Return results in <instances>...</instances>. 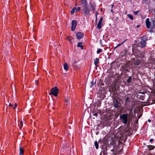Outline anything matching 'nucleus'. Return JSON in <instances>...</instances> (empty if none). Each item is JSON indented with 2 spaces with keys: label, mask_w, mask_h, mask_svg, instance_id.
I'll return each instance as SVG.
<instances>
[{
  "label": "nucleus",
  "mask_w": 155,
  "mask_h": 155,
  "mask_svg": "<svg viewBox=\"0 0 155 155\" xmlns=\"http://www.w3.org/2000/svg\"><path fill=\"white\" fill-rule=\"evenodd\" d=\"M114 104L113 106L115 108H118L120 106V103L117 100H115L113 101Z\"/></svg>",
  "instance_id": "obj_8"
},
{
  "label": "nucleus",
  "mask_w": 155,
  "mask_h": 155,
  "mask_svg": "<svg viewBox=\"0 0 155 155\" xmlns=\"http://www.w3.org/2000/svg\"><path fill=\"white\" fill-rule=\"evenodd\" d=\"M67 39L70 41L71 43H72V42L73 38L69 36H68L67 37Z\"/></svg>",
  "instance_id": "obj_19"
},
{
  "label": "nucleus",
  "mask_w": 155,
  "mask_h": 155,
  "mask_svg": "<svg viewBox=\"0 0 155 155\" xmlns=\"http://www.w3.org/2000/svg\"><path fill=\"white\" fill-rule=\"evenodd\" d=\"M95 146L96 149H98L99 147L97 141L94 142Z\"/></svg>",
  "instance_id": "obj_21"
},
{
  "label": "nucleus",
  "mask_w": 155,
  "mask_h": 155,
  "mask_svg": "<svg viewBox=\"0 0 155 155\" xmlns=\"http://www.w3.org/2000/svg\"><path fill=\"white\" fill-rule=\"evenodd\" d=\"M138 11L136 12H134V13L135 15H137L138 13Z\"/></svg>",
  "instance_id": "obj_31"
},
{
  "label": "nucleus",
  "mask_w": 155,
  "mask_h": 155,
  "mask_svg": "<svg viewBox=\"0 0 155 155\" xmlns=\"http://www.w3.org/2000/svg\"><path fill=\"white\" fill-rule=\"evenodd\" d=\"M65 102H66V105H67L69 103V99H67L65 101Z\"/></svg>",
  "instance_id": "obj_25"
},
{
  "label": "nucleus",
  "mask_w": 155,
  "mask_h": 155,
  "mask_svg": "<svg viewBox=\"0 0 155 155\" xmlns=\"http://www.w3.org/2000/svg\"><path fill=\"white\" fill-rule=\"evenodd\" d=\"M102 51L103 50L102 49L99 48L97 50V54H99L101 52H102Z\"/></svg>",
  "instance_id": "obj_22"
},
{
  "label": "nucleus",
  "mask_w": 155,
  "mask_h": 155,
  "mask_svg": "<svg viewBox=\"0 0 155 155\" xmlns=\"http://www.w3.org/2000/svg\"><path fill=\"white\" fill-rule=\"evenodd\" d=\"M111 151H112L113 152H114V149H112L111 150Z\"/></svg>",
  "instance_id": "obj_40"
},
{
  "label": "nucleus",
  "mask_w": 155,
  "mask_h": 155,
  "mask_svg": "<svg viewBox=\"0 0 155 155\" xmlns=\"http://www.w3.org/2000/svg\"><path fill=\"white\" fill-rule=\"evenodd\" d=\"M147 147H148L149 150H152L155 147L154 146L151 145H148L147 146Z\"/></svg>",
  "instance_id": "obj_16"
},
{
  "label": "nucleus",
  "mask_w": 155,
  "mask_h": 155,
  "mask_svg": "<svg viewBox=\"0 0 155 155\" xmlns=\"http://www.w3.org/2000/svg\"><path fill=\"white\" fill-rule=\"evenodd\" d=\"M96 6V4L94 3H92L91 5V7L93 12H94L95 11Z\"/></svg>",
  "instance_id": "obj_13"
},
{
  "label": "nucleus",
  "mask_w": 155,
  "mask_h": 155,
  "mask_svg": "<svg viewBox=\"0 0 155 155\" xmlns=\"http://www.w3.org/2000/svg\"><path fill=\"white\" fill-rule=\"evenodd\" d=\"M111 12L112 13H114V12H113V10H112V9H111Z\"/></svg>",
  "instance_id": "obj_44"
},
{
  "label": "nucleus",
  "mask_w": 155,
  "mask_h": 155,
  "mask_svg": "<svg viewBox=\"0 0 155 155\" xmlns=\"http://www.w3.org/2000/svg\"><path fill=\"white\" fill-rule=\"evenodd\" d=\"M147 40V38L144 36H143L141 38V40L139 43H138V45L141 48H144L146 45V41Z\"/></svg>",
  "instance_id": "obj_3"
},
{
  "label": "nucleus",
  "mask_w": 155,
  "mask_h": 155,
  "mask_svg": "<svg viewBox=\"0 0 155 155\" xmlns=\"http://www.w3.org/2000/svg\"><path fill=\"white\" fill-rule=\"evenodd\" d=\"M113 155H116V153H113Z\"/></svg>",
  "instance_id": "obj_43"
},
{
  "label": "nucleus",
  "mask_w": 155,
  "mask_h": 155,
  "mask_svg": "<svg viewBox=\"0 0 155 155\" xmlns=\"http://www.w3.org/2000/svg\"><path fill=\"white\" fill-rule=\"evenodd\" d=\"M147 1V0H142V3H146Z\"/></svg>",
  "instance_id": "obj_27"
},
{
  "label": "nucleus",
  "mask_w": 155,
  "mask_h": 155,
  "mask_svg": "<svg viewBox=\"0 0 155 155\" xmlns=\"http://www.w3.org/2000/svg\"><path fill=\"white\" fill-rule=\"evenodd\" d=\"M17 104L16 103L15 104V107H13L14 109H15L17 107Z\"/></svg>",
  "instance_id": "obj_29"
},
{
  "label": "nucleus",
  "mask_w": 155,
  "mask_h": 155,
  "mask_svg": "<svg viewBox=\"0 0 155 155\" xmlns=\"http://www.w3.org/2000/svg\"><path fill=\"white\" fill-rule=\"evenodd\" d=\"M140 100H144V96H141L140 97Z\"/></svg>",
  "instance_id": "obj_28"
},
{
  "label": "nucleus",
  "mask_w": 155,
  "mask_h": 155,
  "mask_svg": "<svg viewBox=\"0 0 155 155\" xmlns=\"http://www.w3.org/2000/svg\"><path fill=\"white\" fill-rule=\"evenodd\" d=\"M96 14H95V17H97V15L98 14V12H96Z\"/></svg>",
  "instance_id": "obj_38"
},
{
  "label": "nucleus",
  "mask_w": 155,
  "mask_h": 155,
  "mask_svg": "<svg viewBox=\"0 0 155 155\" xmlns=\"http://www.w3.org/2000/svg\"><path fill=\"white\" fill-rule=\"evenodd\" d=\"M35 82L36 84V85H38V81H35Z\"/></svg>",
  "instance_id": "obj_39"
},
{
  "label": "nucleus",
  "mask_w": 155,
  "mask_h": 155,
  "mask_svg": "<svg viewBox=\"0 0 155 155\" xmlns=\"http://www.w3.org/2000/svg\"><path fill=\"white\" fill-rule=\"evenodd\" d=\"M132 52L133 54L137 58H143L144 56V53L136 48H133Z\"/></svg>",
  "instance_id": "obj_1"
},
{
  "label": "nucleus",
  "mask_w": 155,
  "mask_h": 155,
  "mask_svg": "<svg viewBox=\"0 0 155 155\" xmlns=\"http://www.w3.org/2000/svg\"><path fill=\"white\" fill-rule=\"evenodd\" d=\"M154 140V139L153 138L151 139L150 140V142H151Z\"/></svg>",
  "instance_id": "obj_34"
},
{
  "label": "nucleus",
  "mask_w": 155,
  "mask_h": 155,
  "mask_svg": "<svg viewBox=\"0 0 155 155\" xmlns=\"http://www.w3.org/2000/svg\"><path fill=\"white\" fill-rule=\"evenodd\" d=\"M95 20H96V21L97 20V17H96Z\"/></svg>",
  "instance_id": "obj_45"
},
{
  "label": "nucleus",
  "mask_w": 155,
  "mask_h": 155,
  "mask_svg": "<svg viewBox=\"0 0 155 155\" xmlns=\"http://www.w3.org/2000/svg\"><path fill=\"white\" fill-rule=\"evenodd\" d=\"M91 83L92 85H93V81L91 82Z\"/></svg>",
  "instance_id": "obj_42"
},
{
  "label": "nucleus",
  "mask_w": 155,
  "mask_h": 155,
  "mask_svg": "<svg viewBox=\"0 0 155 155\" xmlns=\"http://www.w3.org/2000/svg\"><path fill=\"white\" fill-rule=\"evenodd\" d=\"M83 7L84 8L82 10V12L85 15H89L90 14V10L88 6L86 5H84Z\"/></svg>",
  "instance_id": "obj_6"
},
{
  "label": "nucleus",
  "mask_w": 155,
  "mask_h": 155,
  "mask_svg": "<svg viewBox=\"0 0 155 155\" xmlns=\"http://www.w3.org/2000/svg\"><path fill=\"white\" fill-rule=\"evenodd\" d=\"M138 26H139V25H137V27L138 28Z\"/></svg>",
  "instance_id": "obj_46"
},
{
  "label": "nucleus",
  "mask_w": 155,
  "mask_h": 155,
  "mask_svg": "<svg viewBox=\"0 0 155 155\" xmlns=\"http://www.w3.org/2000/svg\"><path fill=\"white\" fill-rule=\"evenodd\" d=\"M131 77L129 76L128 79L127 80V82L128 83H129L131 82Z\"/></svg>",
  "instance_id": "obj_24"
},
{
  "label": "nucleus",
  "mask_w": 155,
  "mask_h": 155,
  "mask_svg": "<svg viewBox=\"0 0 155 155\" xmlns=\"http://www.w3.org/2000/svg\"><path fill=\"white\" fill-rule=\"evenodd\" d=\"M86 0H82V2L83 4H84V3H86Z\"/></svg>",
  "instance_id": "obj_32"
},
{
  "label": "nucleus",
  "mask_w": 155,
  "mask_h": 155,
  "mask_svg": "<svg viewBox=\"0 0 155 155\" xmlns=\"http://www.w3.org/2000/svg\"><path fill=\"white\" fill-rule=\"evenodd\" d=\"M80 10V8L79 7H78L77 9V11L76 12H77V11H78Z\"/></svg>",
  "instance_id": "obj_33"
},
{
  "label": "nucleus",
  "mask_w": 155,
  "mask_h": 155,
  "mask_svg": "<svg viewBox=\"0 0 155 155\" xmlns=\"http://www.w3.org/2000/svg\"><path fill=\"white\" fill-rule=\"evenodd\" d=\"M99 62V60L98 58H96L94 60V64L96 66H97L98 65V64Z\"/></svg>",
  "instance_id": "obj_14"
},
{
  "label": "nucleus",
  "mask_w": 155,
  "mask_h": 155,
  "mask_svg": "<svg viewBox=\"0 0 155 155\" xmlns=\"http://www.w3.org/2000/svg\"><path fill=\"white\" fill-rule=\"evenodd\" d=\"M20 125L21 126V127H22L23 125V122L22 121H21L20 123Z\"/></svg>",
  "instance_id": "obj_30"
},
{
  "label": "nucleus",
  "mask_w": 155,
  "mask_h": 155,
  "mask_svg": "<svg viewBox=\"0 0 155 155\" xmlns=\"http://www.w3.org/2000/svg\"><path fill=\"white\" fill-rule=\"evenodd\" d=\"M9 106L10 107H12L13 106L12 104L10 103L9 104Z\"/></svg>",
  "instance_id": "obj_36"
},
{
  "label": "nucleus",
  "mask_w": 155,
  "mask_h": 155,
  "mask_svg": "<svg viewBox=\"0 0 155 155\" xmlns=\"http://www.w3.org/2000/svg\"><path fill=\"white\" fill-rule=\"evenodd\" d=\"M82 42H79L78 43V45H77V47H80L81 48V49H83V47L82 45Z\"/></svg>",
  "instance_id": "obj_18"
},
{
  "label": "nucleus",
  "mask_w": 155,
  "mask_h": 155,
  "mask_svg": "<svg viewBox=\"0 0 155 155\" xmlns=\"http://www.w3.org/2000/svg\"><path fill=\"white\" fill-rule=\"evenodd\" d=\"M148 121L149 122H151V120L150 119H149L148 120Z\"/></svg>",
  "instance_id": "obj_41"
},
{
  "label": "nucleus",
  "mask_w": 155,
  "mask_h": 155,
  "mask_svg": "<svg viewBox=\"0 0 155 155\" xmlns=\"http://www.w3.org/2000/svg\"><path fill=\"white\" fill-rule=\"evenodd\" d=\"M59 93V90L57 87H55L52 88L51 90L49 95H53L55 96L57 95Z\"/></svg>",
  "instance_id": "obj_5"
},
{
  "label": "nucleus",
  "mask_w": 155,
  "mask_h": 155,
  "mask_svg": "<svg viewBox=\"0 0 155 155\" xmlns=\"http://www.w3.org/2000/svg\"><path fill=\"white\" fill-rule=\"evenodd\" d=\"M128 114L127 113L120 114V121L124 124H127L129 121H128Z\"/></svg>",
  "instance_id": "obj_2"
},
{
  "label": "nucleus",
  "mask_w": 155,
  "mask_h": 155,
  "mask_svg": "<svg viewBox=\"0 0 155 155\" xmlns=\"http://www.w3.org/2000/svg\"><path fill=\"white\" fill-rule=\"evenodd\" d=\"M127 16L128 17L130 18V19H133V17L132 16V15L130 14L127 15Z\"/></svg>",
  "instance_id": "obj_23"
},
{
  "label": "nucleus",
  "mask_w": 155,
  "mask_h": 155,
  "mask_svg": "<svg viewBox=\"0 0 155 155\" xmlns=\"http://www.w3.org/2000/svg\"><path fill=\"white\" fill-rule=\"evenodd\" d=\"M96 14H95V17H97V15L98 14V12H96Z\"/></svg>",
  "instance_id": "obj_37"
},
{
  "label": "nucleus",
  "mask_w": 155,
  "mask_h": 155,
  "mask_svg": "<svg viewBox=\"0 0 155 155\" xmlns=\"http://www.w3.org/2000/svg\"><path fill=\"white\" fill-rule=\"evenodd\" d=\"M141 61L140 59L135 60L134 59L131 62H130V65L129 68H131L135 67V66L138 65L141 63Z\"/></svg>",
  "instance_id": "obj_4"
},
{
  "label": "nucleus",
  "mask_w": 155,
  "mask_h": 155,
  "mask_svg": "<svg viewBox=\"0 0 155 155\" xmlns=\"http://www.w3.org/2000/svg\"><path fill=\"white\" fill-rule=\"evenodd\" d=\"M77 38L78 39H81L84 36V34L80 32H78L76 35Z\"/></svg>",
  "instance_id": "obj_10"
},
{
  "label": "nucleus",
  "mask_w": 155,
  "mask_h": 155,
  "mask_svg": "<svg viewBox=\"0 0 155 155\" xmlns=\"http://www.w3.org/2000/svg\"><path fill=\"white\" fill-rule=\"evenodd\" d=\"M94 115L96 117H97L98 115V114L97 113H95L94 114Z\"/></svg>",
  "instance_id": "obj_35"
},
{
  "label": "nucleus",
  "mask_w": 155,
  "mask_h": 155,
  "mask_svg": "<svg viewBox=\"0 0 155 155\" xmlns=\"http://www.w3.org/2000/svg\"><path fill=\"white\" fill-rule=\"evenodd\" d=\"M130 124V122L128 121V123L127 124V126H126V127L125 128V129L124 130V131L126 133H129L130 131L131 128L129 126Z\"/></svg>",
  "instance_id": "obj_9"
},
{
  "label": "nucleus",
  "mask_w": 155,
  "mask_h": 155,
  "mask_svg": "<svg viewBox=\"0 0 155 155\" xmlns=\"http://www.w3.org/2000/svg\"><path fill=\"white\" fill-rule=\"evenodd\" d=\"M77 24V23L76 20H74L72 21L71 26V30L72 31H73L75 30Z\"/></svg>",
  "instance_id": "obj_7"
},
{
  "label": "nucleus",
  "mask_w": 155,
  "mask_h": 155,
  "mask_svg": "<svg viewBox=\"0 0 155 155\" xmlns=\"http://www.w3.org/2000/svg\"><path fill=\"white\" fill-rule=\"evenodd\" d=\"M19 149L20 151L19 154L20 155H23L24 152V150L23 149L21 148V147H20Z\"/></svg>",
  "instance_id": "obj_17"
},
{
  "label": "nucleus",
  "mask_w": 155,
  "mask_h": 155,
  "mask_svg": "<svg viewBox=\"0 0 155 155\" xmlns=\"http://www.w3.org/2000/svg\"><path fill=\"white\" fill-rule=\"evenodd\" d=\"M146 24L147 27L149 29L150 28V26L151 25V22L149 21V18H147L146 19Z\"/></svg>",
  "instance_id": "obj_12"
},
{
  "label": "nucleus",
  "mask_w": 155,
  "mask_h": 155,
  "mask_svg": "<svg viewBox=\"0 0 155 155\" xmlns=\"http://www.w3.org/2000/svg\"><path fill=\"white\" fill-rule=\"evenodd\" d=\"M64 68L65 71H68L69 69L68 66L66 63H64Z\"/></svg>",
  "instance_id": "obj_15"
},
{
  "label": "nucleus",
  "mask_w": 155,
  "mask_h": 155,
  "mask_svg": "<svg viewBox=\"0 0 155 155\" xmlns=\"http://www.w3.org/2000/svg\"><path fill=\"white\" fill-rule=\"evenodd\" d=\"M76 8L75 7L73 8L72 10L71 11V14H73L75 11L76 10Z\"/></svg>",
  "instance_id": "obj_20"
},
{
  "label": "nucleus",
  "mask_w": 155,
  "mask_h": 155,
  "mask_svg": "<svg viewBox=\"0 0 155 155\" xmlns=\"http://www.w3.org/2000/svg\"><path fill=\"white\" fill-rule=\"evenodd\" d=\"M125 41H124L121 44H118V45L116 46L115 47V48H117L118 47L120 46Z\"/></svg>",
  "instance_id": "obj_26"
},
{
  "label": "nucleus",
  "mask_w": 155,
  "mask_h": 155,
  "mask_svg": "<svg viewBox=\"0 0 155 155\" xmlns=\"http://www.w3.org/2000/svg\"><path fill=\"white\" fill-rule=\"evenodd\" d=\"M103 20V18L102 17H101L97 25V28L98 29H100L101 28V24Z\"/></svg>",
  "instance_id": "obj_11"
}]
</instances>
